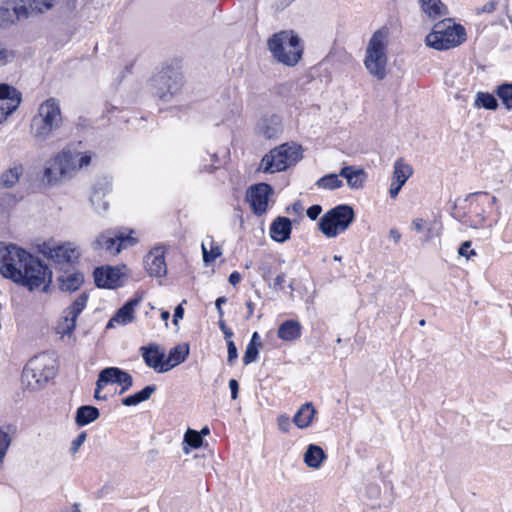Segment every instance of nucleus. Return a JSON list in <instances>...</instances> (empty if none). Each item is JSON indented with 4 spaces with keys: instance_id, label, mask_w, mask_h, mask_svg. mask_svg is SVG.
Wrapping results in <instances>:
<instances>
[{
    "instance_id": "f257e3e1",
    "label": "nucleus",
    "mask_w": 512,
    "mask_h": 512,
    "mask_svg": "<svg viewBox=\"0 0 512 512\" xmlns=\"http://www.w3.org/2000/svg\"><path fill=\"white\" fill-rule=\"evenodd\" d=\"M267 47L278 63L288 67L297 65L303 55L301 39L293 30L274 33L268 39Z\"/></svg>"
},
{
    "instance_id": "f03ea898",
    "label": "nucleus",
    "mask_w": 512,
    "mask_h": 512,
    "mask_svg": "<svg viewBox=\"0 0 512 512\" xmlns=\"http://www.w3.org/2000/svg\"><path fill=\"white\" fill-rule=\"evenodd\" d=\"M62 125L59 101L49 98L40 104L38 112L31 120V133L37 141L47 140Z\"/></svg>"
},
{
    "instance_id": "7ed1b4c3",
    "label": "nucleus",
    "mask_w": 512,
    "mask_h": 512,
    "mask_svg": "<svg viewBox=\"0 0 512 512\" xmlns=\"http://www.w3.org/2000/svg\"><path fill=\"white\" fill-rule=\"evenodd\" d=\"M466 40V31L460 24L445 19L436 23L426 36V45L436 50H448L459 46Z\"/></svg>"
},
{
    "instance_id": "20e7f679",
    "label": "nucleus",
    "mask_w": 512,
    "mask_h": 512,
    "mask_svg": "<svg viewBox=\"0 0 512 512\" xmlns=\"http://www.w3.org/2000/svg\"><path fill=\"white\" fill-rule=\"evenodd\" d=\"M303 149L295 143H284L272 149L261 160L265 173L281 172L295 165L303 157Z\"/></svg>"
},
{
    "instance_id": "39448f33",
    "label": "nucleus",
    "mask_w": 512,
    "mask_h": 512,
    "mask_svg": "<svg viewBox=\"0 0 512 512\" xmlns=\"http://www.w3.org/2000/svg\"><path fill=\"white\" fill-rule=\"evenodd\" d=\"M386 39L387 32L383 29L374 32L366 48L364 64L371 75L378 80L386 77Z\"/></svg>"
},
{
    "instance_id": "423d86ee",
    "label": "nucleus",
    "mask_w": 512,
    "mask_h": 512,
    "mask_svg": "<svg viewBox=\"0 0 512 512\" xmlns=\"http://www.w3.org/2000/svg\"><path fill=\"white\" fill-rule=\"evenodd\" d=\"M354 220V209L350 205L340 204L320 218L318 228L327 238H334L346 231Z\"/></svg>"
},
{
    "instance_id": "0eeeda50",
    "label": "nucleus",
    "mask_w": 512,
    "mask_h": 512,
    "mask_svg": "<svg viewBox=\"0 0 512 512\" xmlns=\"http://www.w3.org/2000/svg\"><path fill=\"white\" fill-rule=\"evenodd\" d=\"M183 74L178 67L166 65L152 77L151 86L154 94L161 100L168 102L183 87Z\"/></svg>"
},
{
    "instance_id": "6e6552de",
    "label": "nucleus",
    "mask_w": 512,
    "mask_h": 512,
    "mask_svg": "<svg viewBox=\"0 0 512 512\" xmlns=\"http://www.w3.org/2000/svg\"><path fill=\"white\" fill-rule=\"evenodd\" d=\"M54 375V367L48 364L47 356L43 354L28 361L23 369L21 381L25 388L36 391L42 389Z\"/></svg>"
},
{
    "instance_id": "1a4fd4ad",
    "label": "nucleus",
    "mask_w": 512,
    "mask_h": 512,
    "mask_svg": "<svg viewBox=\"0 0 512 512\" xmlns=\"http://www.w3.org/2000/svg\"><path fill=\"white\" fill-rule=\"evenodd\" d=\"M22 278L17 284L27 287L30 291L44 286V290L51 283L52 271L39 258L30 254L21 270Z\"/></svg>"
},
{
    "instance_id": "9d476101",
    "label": "nucleus",
    "mask_w": 512,
    "mask_h": 512,
    "mask_svg": "<svg viewBox=\"0 0 512 512\" xmlns=\"http://www.w3.org/2000/svg\"><path fill=\"white\" fill-rule=\"evenodd\" d=\"M71 150L64 149L49 161L44 169L43 181L54 185L64 179L70 178L76 171V158Z\"/></svg>"
},
{
    "instance_id": "9b49d317",
    "label": "nucleus",
    "mask_w": 512,
    "mask_h": 512,
    "mask_svg": "<svg viewBox=\"0 0 512 512\" xmlns=\"http://www.w3.org/2000/svg\"><path fill=\"white\" fill-rule=\"evenodd\" d=\"M30 253L10 244L0 249V273L3 277L17 282L22 278L21 270Z\"/></svg>"
},
{
    "instance_id": "f8f14e48",
    "label": "nucleus",
    "mask_w": 512,
    "mask_h": 512,
    "mask_svg": "<svg viewBox=\"0 0 512 512\" xmlns=\"http://www.w3.org/2000/svg\"><path fill=\"white\" fill-rule=\"evenodd\" d=\"M465 202L468 203L467 217L465 223H468L473 228L483 226L486 221V216L489 213L487 208V192H474L470 193Z\"/></svg>"
},
{
    "instance_id": "ddd939ff",
    "label": "nucleus",
    "mask_w": 512,
    "mask_h": 512,
    "mask_svg": "<svg viewBox=\"0 0 512 512\" xmlns=\"http://www.w3.org/2000/svg\"><path fill=\"white\" fill-rule=\"evenodd\" d=\"M88 301V294L81 293L74 302L64 309L62 317L57 323L56 333L62 336L71 335L76 327V320L78 316L85 309Z\"/></svg>"
},
{
    "instance_id": "4468645a",
    "label": "nucleus",
    "mask_w": 512,
    "mask_h": 512,
    "mask_svg": "<svg viewBox=\"0 0 512 512\" xmlns=\"http://www.w3.org/2000/svg\"><path fill=\"white\" fill-rule=\"evenodd\" d=\"M136 242L137 240L132 236L106 231L100 234L92 245L95 250L105 249L109 254L116 255L122 248L133 246Z\"/></svg>"
},
{
    "instance_id": "2eb2a0df",
    "label": "nucleus",
    "mask_w": 512,
    "mask_h": 512,
    "mask_svg": "<svg viewBox=\"0 0 512 512\" xmlns=\"http://www.w3.org/2000/svg\"><path fill=\"white\" fill-rule=\"evenodd\" d=\"M272 194L273 188L267 183L254 184L247 190L246 198L255 215L262 216L266 213L269 197Z\"/></svg>"
},
{
    "instance_id": "dca6fc26",
    "label": "nucleus",
    "mask_w": 512,
    "mask_h": 512,
    "mask_svg": "<svg viewBox=\"0 0 512 512\" xmlns=\"http://www.w3.org/2000/svg\"><path fill=\"white\" fill-rule=\"evenodd\" d=\"M21 103V93L13 86L0 84V123L4 122Z\"/></svg>"
},
{
    "instance_id": "f3484780",
    "label": "nucleus",
    "mask_w": 512,
    "mask_h": 512,
    "mask_svg": "<svg viewBox=\"0 0 512 512\" xmlns=\"http://www.w3.org/2000/svg\"><path fill=\"white\" fill-rule=\"evenodd\" d=\"M112 191V182L108 177L98 178L92 186V193L90 196L91 204L95 210L101 214L108 210L109 202L105 197Z\"/></svg>"
},
{
    "instance_id": "a211bd4d",
    "label": "nucleus",
    "mask_w": 512,
    "mask_h": 512,
    "mask_svg": "<svg viewBox=\"0 0 512 512\" xmlns=\"http://www.w3.org/2000/svg\"><path fill=\"white\" fill-rule=\"evenodd\" d=\"M142 358L145 364L153 368L158 373H165L169 371L166 366V355L163 349L155 343H150L147 346L140 348Z\"/></svg>"
},
{
    "instance_id": "6ab92c4d",
    "label": "nucleus",
    "mask_w": 512,
    "mask_h": 512,
    "mask_svg": "<svg viewBox=\"0 0 512 512\" xmlns=\"http://www.w3.org/2000/svg\"><path fill=\"white\" fill-rule=\"evenodd\" d=\"M22 0H5L0 6V27L7 28L16 20L27 17Z\"/></svg>"
},
{
    "instance_id": "aec40b11",
    "label": "nucleus",
    "mask_w": 512,
    "mask_h": 512,
    "mask_svg": "<svg viewBox=\"0 0 512 512\" xmlns=\"http://www.w3.org/2000/svg\"><path fill=\"white\" fill-rule=\"evenodd\" d=\"M144 267L151 277H164L167 274L165 251L162 247H155L144 257Z\"/></svg>"
},
{
    "instance_id": "412c9836",
    "label": "nucleus",
    "mask_w": 512,
    "mask_h": 512,
    "mask_svg": "<svg viewBox=\"0 0 512 512\" xmlns=\"http://www.w3.org/2000/svg\"><path fill=\"white\" fill-rule=\"evenodd\" d=\"M42 252L56 264H71L79 257V253L71 243L53 247L44 244Z\"/></svg>"
},
{
    "instance_id": "4be33fe9",
    "label": "nucleus",
    "mask_w": 512,
    "mask_h": 512,
    "mask_svg": "<svg viewBox=\"0 0 512 512\" xmlns=\"http://www.w3.org/2000/svg\"><path fill=\"white\" fill-rule=\"evenodd\" d=\"M257 133L266 139H277L283 132L281 116L277 114H265L257 123Z\"/></svg>"
},
{
    "instance_id": "5701e85b",
    "label": "nucleus",
    "mask_w": 512,
    "mask_h": 512,
    "mask_svg": "<svg viewBox=\"0 0 512 512\" xmlns=\"http://www.w3.org/2000/svg\"><path fill=\"white\" fill-rule=\"evenodd\" d=\"M122 273L119 268L97 267L93 272L95 285L99 288L114 289L120 286Z\"/></svg>"
},
{
    "instance_id": "b1692460",
    "label": "nucleus",
    "mask_w": 512,
    "mask_h": 512,
    "mask_svg": "<svg viewBox=\"0 0 512 512\" xmlns=\"http://www.w3.org/2000/svg\"><path fill=\"white\" fill-rule=\"evenodd\" d=\"M412 173V167L409 164L405 163L403 159H398L395 161L392 183L389 190L391 198L395 199L398 196L401 188L410 178Z\"/></svg>"
},
{
    "instance_id": "393cba45",
    "label": "nucleus",
    "mask_w": 512,
    "mask_h": 512,
    "mask_svg": "<svg viewBox=\"0 0 512 512\" xmlns=\"http://www.w3.org/2000/svg\"><path fill=\"white\" fill-rule=\"evenodd\" d=\"M141 301V297L129 299L121 308L117 310L115 315L109 320L107 328L113 327L114 322L122 325L131 323L134 320L135 307H137Z\"/></svg>"
},
{
    "instance_id": "a878e982",
    "label": "nucleus",
    "mask_w": 512,
    "mask_h": 512,
    "mask_svg": "<svg viewBox=\"0 0 512 512\" xmlns=\"http://www.w3.org/2000/svg\"><path fill=\"white\" fill-rule=\"evenodd\" d=\"M292 232V222L289 218L278 216L270 225V237L279 243H284L290 239Z\"/></svg>"
},
{
    "instance_id": "bb28decb",
    "label": "nucleus",
    "mask_w": 512,
    "mask_h": 512,
    "mask_svg": "<svg viewBox=\"0 0 512 512\" xmlns=\"http://www.w3.org/2000/svg\"><path fill=\"white\" fill-rule=\"evenodd\" d=\"M107 376L109 383H117L121 385L120 394L125 393L127 390H129L133 386V378L132 376L118 368V367H107L104 368V374Z\"/></svg>"
},
{
    "instance_id": "cd10ccee",
    "label": "nucleus",
    "mask_w": 512,
    "mask_h": 512,
    "mask_svg": "<svg viewBox=\"0 0 512 512\" xmlns=\"http://www.w3.org/2000/svg\"><path fill=\"white\" fill-rule=\"evenodd\" d=\"M59 288L63 292H75L84 283V275L81 272L64 271L57 277Z\"/></svg>"
},
{
    "instance_id": "c85d7f7f",
    "label": "nucleus",
    "mask_w": 512,
    "mask_h": 512,
    "mask_svg": "<svg viewBox=\"0 0 512 512\" xmlns=\"http://www.w3.org/2000/svg\"><path fill=\"white\" fill-rule=\"evenodd\" d=\"M339 175L347 180V184L351 189L363 188L367 178L366 172L355 166L342 167Z\"/></svg>"
},
{
    "instance_id": "c756f323",
    "label": "nucleus",
    "mask_w": 512,
    "mask_h": 512,
    "mask_svg": "<svg viewBox=\"0 0 512 512\" xmlns=\"http://www.w3.org/2000/svg\"><path fill=\"white\" fill-rule=\"evenodd\" d=\"M326 458L325 451L316 444H309L303 455L304 463L313 469L320 468Z\"/></svg>"
},
{
    "instance_id": "7c9ffc66",
    "label": "nucleus",
    "mask_w": 512,
    "mask_h": 512,
    "mask_svg": "<svg viewBox=\"0 0 512 512\" xmlns=\"http://www.w3.org/2000/svg\"><path fill=\"white\" fill-rule=\"evenodd\" d=\"M315 414L316 409L314 405L311 402H306L294 415L293 422L298 428L305 429L311 425Z\"/></svg>"
},
{
    "instance_id": "2f4dec72",
    "label": "nucleus",
    "mask_w": 512,
    "mask_h": 512,
    "mask_svg": "<svg viewBox=\"0 0 512 512\" xmlns=\"http://www.w3.org/2000/svg\"><path fill=\"white\" fill-rule=\"evenodd\" d=\"M301 324L293 319L284 321L278 328L277 335L283 341H294L300 338Z\"/></svg>"
},
{
    "instance_id": "473e14b6",
    "label": "nucleus",
    "mask_w": 512,
    "mask_h": 512,
    "mask_svg": "<svg viewBox=\"0 0 512 512\" xmlns=\"http://www.w3.org/2000/svg\"><path fill=\"white\" fill-rule=\"evenodd\" d=\"M190 352V347L188 343H181L170 349L167 357H166V366L169 367V370L174 368L175 366L183 363Z\"/></svg>"
},
{
    "instance_id": "72a5a7b5",
    "label": "nucleus",
    "mask_w": 512,
    "mask_h": 512,
    "mask_svg": "<svg viewBox=\"0 0 512 512\" xmlns=\"http://www.w3.org/2000/svg\"><path fill=\"white\" fill-rule=\"evenodd\" d=\"M100 417V411L92 405H82L77 408L75 422L79 427L86 426Z\"/></svg>"
},
{
    "instance_id": "f704fd0d",
    "label": "nucleus",
    "mask_w": 512,
    "mask_h": 512,
    "mask_svg": "<svg viewBox=\"0 0 512 512\" xmlns=\"http://www.w3.org/2000/svg\"><path fill=\"white\" fill-rule=\"evenodd\" d=\"M157 390V387L155 384L147 385L142 390L126 396L122 399V404L124 406H136L146 400H148L152 394Z\"/></svg>"
},
{
    "instance_id": "c9c22d12",
    "label": "nucleus",
    "mask_w": 512,
    "mask_h": 512,
    "mask_svg": "<svg viewBox=\"0 0 512 512\" xmlns=\"http://www.w3.org/2000/svg\"><path fill=\"white\" fill-rule=\"evenodd\" d=\"M421 8L431 19H437L447 14L445 5L440 0H419Z\"/></svg>"
},
{
    "instance_id": "e433bc0d",
    "label": "nucleus",
    "mask_w": 512,
    "mask_h": 512,
    "mask_svg": "<svg viewBox=\"0 0 512 512\" xmlns=\"http://www.w3.org/2000/svg\"><path fill=\"white\" fill-rule=\"evenodd\" d=\"M55 0H22L24 9L27 11V17L33 14L43 13L54 6Z\"/></svg>"
},
{
    "instance_id": "4c0bfd02",
    "label": "nucleus",
    "mask_w": 512,
    "mask_h": 512,
    "mask_svg": "<svg viewBox=\"0 0 512 512\" xmlns=\"http://www.w3.org/2000/svg\"><path fill=\"white\" fill-rule=\"evenodd\" d=\"M183 444V451L185 454L190 452V448H200L203 444L202 434L189 428L184 434Z\"/></svg>"
},
{
    "instance_id": "58836bf2",
    "label": "nucleus",
    "mask_w": 512,
    "mask_h": 512,
    "mask_svg": "<svg viewBox=\"0 0 512 512\" xmlns=\"http://www.w3.org/2000/svg\"><path fill=\"white\" fill-rule=\"evenodd\" d=\"M339 174L331 173L324 175L323 177L319 178L315 185L318 188L326 189V190H335L343 185V181L339 178Z\"/></svg>"
},
{
    "instance_id": "ea45409f",
    "label": "nucleus",
    "mask_w": 512,
    "mask_h": 512,
    "mask_svg": "<svg viewBox=\"0 0 512 512\" xmlns=\"http://www.w3.org/2000/svg\"><path fill=\"white\" fill-rule=\"evenodd\" d=\"M475 107H482L487 110H496L498 107V101L493 94L488 92H478L476 95Z\"/></svg>"
},
{
    "instance_id": "a19ab883",
    "label": "nucleus",
    "mask_w": 512,
    "mask_h": 512,
    "mask_svg": "<svg viewBox=\"0 0 512 512\" xmlns=\"http://www.w3.org/2000/svg\"><path fill=\"white\" fill-rule=\"evenodd\" d=\"M21 172V167H14L5 171L0 178L2 186L5 188L13 187L18 182Z\"/></svg>"
},
{
    "instance_id": "79ce46f5",
    "label": "nucleus",
    "mask_w": 512,
    "mask_h": 512,
    "mask_svg": "<svg viewBox=\"0 0 512 512\" xmlns=\"http://www.w3.org/2000/svg\"><path fill=\"white\" fill-rule=\"evenodd\" d=\"M496 94L508 110L512 109V83H503L496 89Z\"/></svg>"
},
{
    "instance_id": "37998d69",
    "label": "nucleus",
    "mask_w": 512,
    "mask_h": 512,
    "mask_svg": "<svg viewBox=\"0 0 512 512\" xmlns=\"http://www.w3.org/2000/svg\"><path fill=\"white\" fill-rule=\"evenodd\" d=\"M11 442L12 439L8 431L0 427V464H2L3 459L6 456L7 450L11 445Z\"/></svg>"
},
{
    "instance_id": "c03bdc74",
    "label": "nucleus",
    "mask_w": 512,
    "mask_h": 512,
    "mask_svg": "<svg viewBox=\"0 0 512 512\" xmlns=\"http://www.w3.org/2000/svg\"><path fill=\"white\" fill-rule=\"evenodd\" d=\"M259 346H254L248 344L244 353V356L242 358L243 363L245 365H249L252 362L256 361L258 354H259Z\"/></svg>"
},
{
    "instance_id": "a18cd8bd",
    "label": "nucleus",
    "mask_w": 512,
    "mask_h": 512,
    "mask_svg": "<svg viewBox=\"0 0 512 512\" xmlns=\"http://www.w3.org/2000/svg\"><path fill=\"white\" fill-rule=\"evenodd\" d=\"M104 369H102L98 375V379L96 382V389L94 392V397L96 400H106L107 396H98V393H101V390L104 388L105 385L109 384L107 376L103 375Z\"/></svg>"
},
{
    "instance_id": "49530a36",
    "label": "nucleus",
    "mask_w": 512,
    "mask_h": 512,
    "mask_svg": "<svg viewBox=\"0 0 512 512\" xmlns=\"http://www.w3.org/2000/svg\"><path fill=\"white\" fill-rule=\"evenodd\" d=\"M203 250V261L205 264L213 262L218 256L221 255L219 247L212 248L210 252L207 251L206 247L202 245Z\"/></svg>"
},
{
    "instance_id": "de8ad7c7",
    "label": "nucleus",
    "mask_w": 512,
    "mask_h": 512,
    "mask_svg": "<svg viewBox=\"0 0 512 512\" xmlns=\"http://www.w3.org/2000/svg\"><path fill=\"white\" fill-rule=\"evenodd\" d=\"M471 246V241H464L458 249V254L462 257H466L467 259H470L472 256H475L476 252L474 249L471 248Z\"/></svg>"
},
{
    "instance_id": "09e8293b",
    "label": "nucleus",
    "mask_w": 512,
    "mask_h": 512,
    "mask_svg": "<svg viewBox=\"0 0 512 512\" xmlns=\"http://www.w3.org/2000/svg\"><path fill=\"white\" fill-rule=\"evenodd\" d=\"M87 433L81 432L78 434V436L72 441L70 452L71 454H75L78 452L79 448L83 445V443L86 441Z\"/></svg>"
},
{
    "instance_id": "8fccbe9b",
    "label": "nucleus",
    "mask_w": 512,
    "mask_h": 512,
    "mask_svg": "<svg viewBox=\"0 0 512 512\" xmlns=\"http://www.w3.org/2000/svg\"><path fill=\"white\" fill-rule=\"evenodd\" d=\"M277 425L280 431L287 433L291 427L290 417L286 414H281L277 418Z\"/></svg>"
},
{
    "instance_id": "3c124183",
    "label": "nucleus",
    "mask_w": 512,
    "mask_h": 512,
    "mask_svg": "<svg viewBox=\"0 0 512 512\" xmlns=\"http://www.w3.org/2000/svg\"><path fill=\"white\" fill-rule=\"evenodd\" d=\"M226 343H227V349H228L227 361L230 365H232L233 362L238 358L237 347L233 340L226 341Z\"/></svg>"
},
{
    "instance_id": "603ef678",
    "label": "nucleus",
    "mask_w": 512,
    "mask_h": 512,
    "mask_svg": "<svg viewBox=\"0 0 512 512\" xmlns=\"http://www.w3.org/2000/svg\"><path fill=\"white\" fill-rule=\"evenodd\" d=\"M73 154H78L79 156L76 158V170L81 169L84 166H87L91 162V155L88 153L81 154L78 152H72Z\"/></svg>"
},
{
    "instance_id": "864d4df0",
    "label": "nucleus",
    "mask_w": 512,
    "mask_h": 512,
    "mask_svg": "<svg viewBox=\"0 0 512 512\" xmlns=\"http://www.w3.org/2000/svg\"><path fill=\"white\" fill-rule=\"evenodd\" d=\"M259 272L264 281L268 282L273 274L272 267L269 263L263 262L259 266Z\"/></svg>"
},
{
    "instance_id": "5fc2aeb1",
    "label": "nucleus",
    "mask_w": 512,
    "mask_h": 512,
    "mask_svg": "<svg viewBox=\"0 0 512 512\" xmlns=\"http://www.w3.org/2000/svg\"><path fill=\"white\" fill-rule=\"evenodd\" d=\"M218 325H219V328H220V330L222 331V333L224 335L225 340L226 341L232 340V337H233L234 333H233L232 329H230L226 325V322H225V320L223 318L219 319Z\"/></svg>"
},
{
    "instance_id": "6e6d98bb",
    "label": "nucleus",
    "mask_w": 512,
    "mask_h": 512,
    "mask_svg": "<svg viewBox=\"0 0 512 512\" xmlns=\"http://www.w3.org/2000/svg\"><path fill=\"white\" fill-rule=\"evenodd\" d=\"M321 212H322L321 205L314 204L307 209L306 214H307V217L310 218L311 220H316L319 217V215L321 214Z\"/></svg>"
},
{
    "instance_id": "4d7b16f0",
    "label": "nucleus",
    "mask_w": 512,
    "mask_h": 512,
    "mask_svg": "<svg viewBox=\"0 0 512 512\" xmlns=\"http://www.w3.org/2000/svg\"><path fill=\"white\" fill-rule=\"evenodd\" d=\"M285 273H280L277 275V277L274 279L273 284H269V286L274 289L275 291H280L283 289V284L285 282Z\"/></svg>"
},
{
    "instance_id": "13d9d810",
    "label": "nucleus",
    "mask_w": 512,
    "mask_h": 512,
    "mask_svg": "<svg viewBox=\"0 0 512 512\" xmlns=\"http://www.w3.org/2000/svg\"><path fill=\"white\" fill-rule=\"evenodd\" d=\"M183 303H186V300H183V302L181 304H179L178 306H176V308L174 310V315H173V324L174 325H178V321L181 320L184 316Z\"/></svg>"
},
{
    "instance_id": "bf43d9fd",
    "label": "nucleus",
    "mask_w": 512,
    "mask_h": 512,
    "mask_svg": "<svg viewBox=\"0 0 512 512\" xmlns=\"http://www.w3.org/2000/svg\"><path fill=\"white\" fill-rule=\"evenodd\" d=\"M229 388L231 391V398L233 400H236L238 398L239 393V383L236 379H230L229 380Z\"/></svg>"
},
{
    "instance_id": "052dcab7",
    "label": "nucleus",
    "mask_w": 512,
    "mask_h": 512,
    "mask_svg": "<svg viewBox=\"0 0 512 512\" xmlns=\"http://www.w3.org/2000/svg\"><path fill=\"white\" fill-rule=\"evenodd\" d=\"M227 302V298L225 296L218 297L215 301V306L219 315V319L224 317V311L222 309V305Z\"/></svg>"
},
{
    "instance_id": "680f3d73",
    "label": "nucleus",
    "mask_w": 512,
    "mask_h": 512,
    "mask_svg": "<svg viewBox=\"0 0 512 512\" xmlns=\"http://www.w3.org/2000/svg\"><path fill=\"white\" fill-rule=\"evenodd\" d=\"M496 4L497 2L495 1H490L486 4H484L480 9H479V13H491L495 10L496 8Z\"/></svg>"
},
{
    "instance_id": "e2e57ef3",
    "label": "nucleus",
    "mask_w": 512,
    "mask_h": 512,
    "mask_svg": "<svg viewBox=\"0 0 512 512\" xmlns=\"http://www.w3.org/2000/svg\"><path fill=\"white\" fill-rule=\"evenodd\" d=\"M241 279V274L237 271H234L229 275L228 281L231 285L236 286L240 283Z\"/></svg>"
},
{
    "instance_id": "0e129e2a",
    "label": "nucleus",
    "mask_w": 512,
    "mask_h": 512,
    "mask_svg": "<svg viewBox=\"0 0 512 512\" xmlns=\"http://www.w3.org/2000/svg\"><path fill=\"white\" fill-rule=\"evenodd\" d=\"M10 52L6 48L0 47V66L5 65L8 62Z\"/></svg>"
},
{
    "instance_id": "69168bd1",
    "label": "nucleus",
    "mask_w": 512,
    "mask_h": 512,
    "mask_svg": "<svg viewBox=\"0 0 512 512\" xmlns=\"http://www.w3.org/2000/svg\"><path fill=\"white\" fill-rule=\"evenodd\" d=\"M412 228L417 232H422L424 229V220L421 218H416L412 221Z\"/></svg>"
},
{
    "instance_id": "338daca9",
    "label": "nucleus",
    "mask_w": 512,
    "mask_h": 512,
    "mask_svg": "<svg viewBox=\"0 0 512 512\" xmlns=\"http://www.w3.org/2000/svg\"><path fill=\"white\" fill-rule=\"evenodd\" d=\"M389 237L394 243H398L401 239V234L396 228H392L389 231Z\"/></svg>"
},
{
    "instance_id": "774afa93",
    "label": "nucleus",
    "mask_w": 512,
    "mask_h": 512,
    "mask_svg": "<svg viewBox=\"0 0 512 512\" xmlns=\"http://www.w3.org/2000/svg\"><path fill=\"white\" fill-rule=\"evenodd\" d=\"M248 344L254 345V346H259V347L262 346V343H261L260 336H259L258 332H254L252 334V337H251V339H250Z\"/></svg>"
}]
</instances>
